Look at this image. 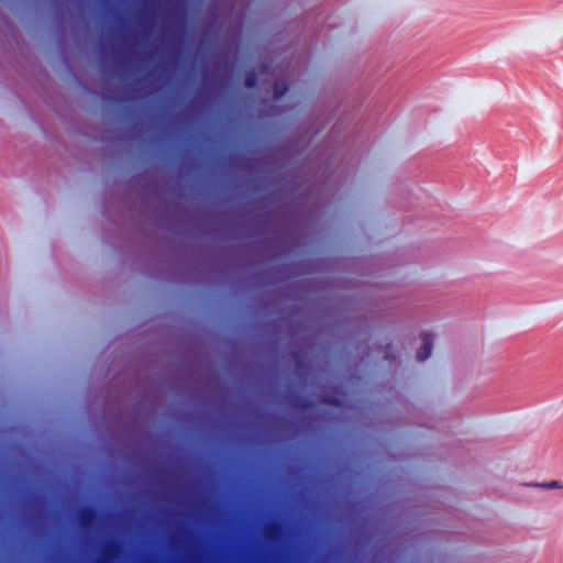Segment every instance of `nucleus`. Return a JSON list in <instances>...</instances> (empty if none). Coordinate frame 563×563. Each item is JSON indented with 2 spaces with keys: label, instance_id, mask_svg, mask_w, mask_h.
<instances>
[{
  "label": "nucleus",
  "instance_id": "obj_8",
  "mask_svg": "<svg viewBox=\"0 0 563 563\" xmlns=\"http://www.w3.org/2000/svg\"><path fill=\"white\" fill-rule=\"evenodd\" d=\"M528 486L539 487L544 489H560L563 488V484L559 481H551L545 483H530Z\"/></svg>",
  "mask_w": 563,
  "mask_h": 563
},
{
  "label": "nucleus",
  "instance_id": "obj_7",
  "mask_svg": "<svg viewBox=\"0 0 563 563\" xmlns=\"http://www.w3.org/2000/svg\"><path fill=\"white\" fill-rule=\"evenodd\" d=\"M258 84V74L256 70L251 69L245 73L244 76V86L246 89H255Z\"/></svg>",
  "mask_w": 563,
  "mask_h": 563
},
{
  "label": "nucleus",
  "instance_id": "obj_2",
  "mask_svg": "<svg viewBox=\"0 0 563 563\" xmlns=\"http://www.w3.org/2000/svg\"><path fill=\"white\" fill-rule=\"evenodd\" d=\"M130 176H178V177H181V176H192V175L189 173H184L183 170H178V172H175L172 174H167V173H157L156 174V173L142 172V173H136V174H131ZM195 176H244V175L233 173V172H222V173L208 172V173H202V174H196ZM246 176H300V175L295 172H286V173H278V174H273V173L252 174V173H250Z\"/></svg>",
  "mask_w": 563,
  "mask_h": 563
},
{
  "label": "nucleus",
  "instance_id": "obj_10",
  "mask_svg": "<svg viewBox=\"0 0 563 563\" xmlns=\"http://www.w3.org/2000/svg\"><path fill=\"white\" fill-rule=\"evenodd\" d=\"M115 550H117V547L110 544L106 548L104 553L107 555H112L115 552Z\"/></svg>",
  "mask_w": 563,
  "mask_h": 563
},
{
  "label": "nucleus",
  "instance_id": "obj_11",
  "mask_svg": "<svg viewBox=\"0 0 563 563\" xmlns=\"http://www.w3.org/2000/svg\"><path fill=\"white\" fill-rule=\"evenodd\" d=\"M258 68H260V71H261V73L266 74V73H268V70H269V65H268L267 63H262V64L258 66Z\"/></svg>",
  "mask_w": 563,
  "mask_h": 563
},
{
  "label": "nucleus",
  "instance_id": "obj_12",
  "mask_svg": "<svg viewBox=\"0 0 563 563\" xmlns=\"http://www.w3.org/2000/svg\"><path fill=\"white\" fill-rule=\"evenodd\" d=\"M385 358L393 360V358H395V356L390 352L386 351Z\"/></svg>",
  "mask_w": 563,
  "mask_h": 563
},
{
  "label": "nucleus",
  "instance_id": "obj_9",
  "mask_svg": "<svg viewBox=\"0 0 563 563\" xmlns=\"http://www.w3.org/2000/svg\"><path fill=\"white\" fill-rule=\"evenodd\" d=\"M278 530V527L275 526V525H269L265 528V534L271 538L273 536H275V533L277 532Z\"/></svg>",
  "mask_w": 563,
  "mask_h": 563
},
{
  "label": "nucleus",
  "instance_id": "obj_5",
  "mask_svg": "<svg viewBox=\"0 0 563 563\" xmlns=\"http://www.w3.org/2000/svg\"><path fill=\"white\" fill-rule=\"evenodd\" d=\"M188 115L186 112H177L174 115L175 133L177 139L184 140L187 135L185 124L187 123Z\"/></svg>",
  "mask_w": 563,
  "mask_h": 563
},
{
  "label": "nucleus",
  "instance_id": "obj_1",
  "mask_svg": "<svg viewBox=\"0 0 563 563\" xmlns=\"http://www.w3.org/2000/svg\"><path fill=\"white\" fill-rule=\"evenodd\" d=\"M308 143L299 136L289 137L279 144L258 151L253 159L265 168L282 167L297 159L307 148Z\"/></svg>",
  "mask_w": 563,
  "mask_h": 563
},
{
  "label": "nucleus",
  "instance_id": "obj_6",
  "mask_svg": "<svg viewBox=\"0 0 563 563\" xmlns=\"http://www.w3.org/2000/svg\"><path fill=\"white\" fill-rule=\"evenodd\" d=\"M77 520L82 528H89L95 523L96 512L90 508H85L78 511Z\"/></svg>",
  "mask_w": 563,
  "mask_h": 563
},
{
  "label": "nucleus",
  "instance_id": "obj_13",
  "mask_svg": "<svg viewBox=\"0 0 563 563\" xmlns=\"http://www.w3.org/2000/svg\"><path fill=\"white\" fill-rule=\"evenodd\" d=\"M203 82H205V84H207V82H208V74H207V73H205V74H203Z\"/></svg>",
  "mask_w": 563,
  "mask_h": 563
},
{
  "label": "nucleus",
  "instance_id": "obj_3",
  "mask_svg": "<svg viewBox=\"0 0 563 563\" xmlns=\"http://www.w3.org/2000/svg\"><path fill=\"white\" fill-rule=\"evenodd\" d=\"M421 346L417 352V360L424 361L431 355L433 344V333L423 331L420 334Z\"/></svg>",
  "mask_w": 563,
  "mask_h": 563
},
{
  "label": "nucleus",
  "instance_id": "obj_14",
  "mask_svg": "<svg viewBox=\"0 0 563 563\" xmlns=\"http://www.w3.org/2000/svg\"><path fill=\"white\" fill-rule=\"evenodd\" d=\"M96 563H108V562L104 559H100Z\"/></svg>",
  "mask_w": 563,
  "mask_h": 563
},
{
  "label": "nucleus",
  "instance_id": "obj_4",
  "mask_svg": "<svg viewBox=\"0 0 563 563\" xmlns=\"http://www.w3.org/2000/svg\"><path fill=\"white\" fill-rule=\"evenodd\" d=\"M289 90L288 80L285 77H278L273 85V100L279 101Z\"/></svg>",
  "mask_w": 563,
  "mask_h": 563
}]
</instances>
